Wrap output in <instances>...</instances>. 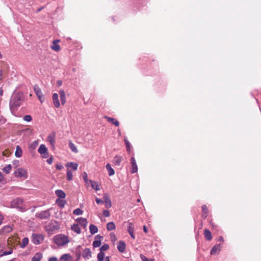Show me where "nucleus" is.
<instances>
[{
	"instance_id": "1",
	"label": "nucleus",
	"mask_w": 261,
	"mask_h": 261,
	"mask_svg": "<svg viewBox=\"0 0 261 261\" xmlns=\"http://www.w3.org/2000/svg\"><path fill=\"white\" fill-rule=\"evenodd\" d=\"M23 100V95L22 93H17L12 95L10 101V108L12 113L17 110Z\"/></svg>"
},
{
	"instance_id": "2",
	"label": "nucleus",
	"mask_w": 261,
	"mask_h": 261,
	"mask_svg": "<svg viewBox=\"0 0 261 261\" xmlns=\"http://www.w3.org/2000/svg\"><path fill=\"white\" fill-rule=\"evenodd\" d=\"M55 243L58 246H64L69 242L68 237L63 234H59L54 237Z\"/></svg>"
},
{
	"instance_id": "3",
	"label": "nucleus",
	"mask_w": 261,
	"mask_h": 261,
	"mask_svg": "<svg viewBox=\"0 0 261 261\" xmlns=\"http://www.w3.org/2000/svg\"><path fill=\"white\" fill-rule=\"evenodd\" d=\"M11 206L13 207H15L21 211H23L25 208L23 206V200L20 198H17L13 199L11 202Z\"/></svg>"
},
{
	"instance_id": "4",
	"label": "nucleus",
	"mask_w": 261,
	"mask_h": 261,
	"mask_svg": "<svg viewBox=\"0 0 261 261\" xmlns=\"http://www.w3.org/2000/svg\"><path fill=\"white\" fill-rule=\"evenodd\" d=\"M14 175L16 177L23 178L26 179L28 177L27 171L22 168L17 169L14 172Z\"/></svg>"
},
{
	"instance_id": "5",
	"label": "nucleus",
	"mask_w": 261,
	"mask_h": 261,
	"mask_svg": "<svg viewBox=\"0 0 261 261\" xmlns=\"http://www.w3.org/2000/svg\"><path fill=\"white\" fill-rule=\"evenodd\" d=\"M33 89L36 95L37 96L38 99H39L41 103H42L44 101V99L43 97V94L41 89L39 87L38 85H35L33 87Z\"/></svg>"
},
{
	"instance_id": "6",
	"label": "nucleus",
	"mask_w": 261,
	"mask_h": 261,
	"mask_svg": "<svg viewBox=\"0 0 261 261\" xmlns=\"http://www.w3.org/2000/svg\"><path fill=\"white\" fill-rule=\"evenodd\" d=\"M32 238V242L35 244H39L43 240V236L41 234L33 233Z\"/></svg>"
},
{
	"instance_id": "7",
	"label": "nucleus",
	"mask_w": 261,
	"mask_h": 261,
	"mask_svg": "<svg viewBox=\"0 0 261 261\" xmlns=\"http://www.w3.org/2000/svg\"><path fill=\"white\" fill-rule=\"evenodd\" d=\"M38 152L42 155V158H46L48 156V153L47 151V148L44 144H41L39 149Z\"/></svg>"
},
{
	"instance_id": "8",
	"label": "nucleus",
	"mask_w": 261,
	"mask_h": 261,
	"mask_svg": "<svg viewBox=\"0 0 261 261\" xmlns=\"http://www.w3.org/2000/svg\"><path fill=\"white\" fill-rule=\"evenodd\" d=\"M135 227L134 224L131 222L128 223L127 231L129 234L130 235L132 239H135V236L134 234Z\"/></svg>"
},
{
	"instance_id": "9",
	"label": "nucleus",
	"mask_w": 261,
	"mask_h": 261,
	"mask_svg": "<svg viewBox=\"0 0 261 261\" xmlns=\"http://www.w3.org/2000/svg\"><path fill=\"white\" fill-rule=\"evenodd\" d=\"M50 213L48 210L41 212L37 214V216L42 219L48 218L50 217Z\"/></svg>"
},
{
	"instance_id": "10",
	"label": "nucleus",
	"mask_w": 261,
	"mask_h": 261,
	"mask_svg": "<svg viewBox=\"0 0 261 261\" xmlns=\"http://www.w3.org/2000/svg\"><path fill=\"white\" fill-rule=\"evenodd\" d=\"M103 237L100 235H97L95 237V240L93 242V246L94 247H99L101 245V239Z\"/></svg>"
},
{
	"instance_id": "11",
	"label": "nucleus",
	"mask_w": 261,
	"mask_h": 261,
	"mask_svg": "<svg viewBox=\"0 0 261 261\" xmlns=\"http://www.w3.org/2000/svg\"><path fill=\"white\" fill-rule=\"evenodd\" d=\"M131 164H132V173H136L138 171V167L137 165V163L134 157H132L130 159Z\"/></svg>"
},
{
	"instance_id": "12",
	"label": "nucleus",
	"mask_w": 261,
	"mask_h": 261,
	"mask_svg": "<svg viewBox=\"0 0 261 261\" xmlns=\"http://www.w3.org/2000/svg\"><path fill=\"white\" fill-rule=\"evenodd\" d=\"M126 248V245L124 241H120L117 245V249L120 252H124Z\"/></svg>"
},
{
	"instance_id": "13",
	"label": "nucleus",
	"mask_w": 261,
	"mask_h": 261,
	"mask_svg": "<svg viewBox=\"0 0 261 261\" xmlns=\"http://www.w3.org/2000/svg\"><path fill=\"white\" fill-rule=\"evenodd\" d=\"M104 118L109 122L114 124L116 126H118L119 125V122L115 118L108 117L106 115L105 116Z\"/></svg>"
},
{
	"instance_id": "14",
	"label": "nucleus",
	"mask_w": 261,
	"mask_h": 261,
	"mask_svg": "<svg viewBox=\"0 0 261 261\" xmlns=\"http://www.w3.org/2000/svg\"><path fill=\"white\" fill-rule=\"evenodd\" d=\"M53 100L55 106L56 108L59 107L60 103L59 100V96L57 93H54L53 95Z\"/></svg>"
},
{
	"instance_id": "15",
	"label": "nucleus",
	"mask_w": 261,
	"mask_h": 261,
	"mask_svg": "<svg viewBox=\"0 0 261 261\" xmlns=\"http://www.w3.org/2000/svg\"><path fill=\"white\" fill-rule=\"evenodd\" d=\"M103 199L105 202L106 206L109 208L111 206V201L109 195L107 194H104Z\"/></svg>"
},
{
	"instance_id": "16",
	"label": "nucleus",
	"mask_w": 261,
	"mask_h": 261,
	"mask_svg": "<svg viewBox=\"0 0 261 261\" xmlns=\"http://www.w3.org/2000/svg\"><path fill=\"white\" fill-rule=\"evenodd\" d=\"M83 256L85 259H88L91 257V251L89 248H86L83 252Z\"/></svg>"
},
{
	"instance_id": "17",
	"label": "nucleus",
	"mask_w": 261,
	"mask_h": 261,
	"mask_svg": "<svg viewBox=\"0 0 261 261\" xmlns=\"http://www.w3.org/2000/svg\"><path fill=\"white\" fill-rule=\"evenodd\" d=\"M47 140L49 142L53 148H55V134L54 133L49 135L47 137Z\"/></svg>"
},
{
	"instance_id": "18",
	"label": "nucleus",
	"mask_w": 261,
	"mask_h": 261,
	"mask_svg": "<svg viewBox=\"0 0 261 261\" xmlns=\"http://www.w3.org/2000/svg\"><path fill=\"white\" fill-rule=\"evenodd\" d=\"M59 42V40H54L53 42V45L51 46V48L56 51H58L60 50V45L58 44V43Z\"/></svg>"
},
{
	"instance_id": "19",
	"label": "nucleus",
	"mask_w": 261,
	"mask_h": 261,
	"mask_svg": "<svg viewBox=\"0 0 261 261\" xmlns=\"http://www.w3.org/2000/svg\"><path fill=\"white\" fill-rule=\"evenodd\" d=\"M76 221L82 226H83L84 228H86L88 222L86 219L83 218H80L76 219Z\"/></svg>"
},
{
	"instance_id": "20",
	"label": "nucleus",
	"mask_w": 261,
	"mask_h": 261,
	"mask_svg": "<svg viewBox=\"0 0 261 261\" xmlns=\"http://www.w3.org/2000/svg\"><path fill=\"white\" fill-rule=\"evenodd\" d=\"M61 103L64 105L66 102V95L64 90H60L59 92Z\"/></svg>"
},
{
	"instance_id": "21",
	"label": "nucleus",
	"mask_w": 261,
	"mask_h": 261,
	"mask_svg": "<svg viewBox=\"0 0 261 261\" xmlns=\"http://www.w3.org/2000/svg\"><path fill=\"white\" fill-rule=\"evenodd\" d=\"M122 160V157L121 156H115L113 159V163L115 165L119 166Z\"/></svg>"
},
{
	"instance_id": "22",
	"label": "nucleus",
	"mask_w": 261,
	"mask_h": 261,
	"mask_svg": "<svg viewBox=\"0 0 261 261\" xmlns=\"http://www.w3.org/2000/svg\"><path fill=\"white\" fill-rule=\"evenodd\" d=\"M22 150L21 147L17 145L16 147V150L15 152V155L17 158H20L22 156Z\"/></svg>"
},
{
	"instance_id": "23",
	"label": "nucleus",
	"mask_w": 261,
	"mask_h": 261,
	"mask_svg": "<svg viewBox=\"0 0 261 261\" xmlns=\"http://www.w3.org/2000/svg\"><path fill=\"white\" fill-rule=\"evenodd\" d=\"M220 251V245H216L211 249V254H214L217 252H219Z\"/></svg>"
},
{
	"instance_id": "24",
	"label": "nucleus",
	"mask_w": 261,
	"mask_h": 261,
	"mask_svg": "<svg viewBox=\"0 0 261 261\" xmlns=\"http://www.w3.org/2000/svg\"><path fill=\"white\" fill-rule=\"evenodd\" d=\"M202 217L203 219H205L207 217V213H208L207 207L205 205H203L202 206Z\"/></svg>"
},
{
	"instance_id": "25",
	"label": "nucleus",
	"mask_w": 261,
	"mask_h": 261,
	"mask_svg": "<svg viewBox=\"0 0 261 261\" xmlns=\"http://www.w3.org/2000/svg\"><path fill=\"white\" fill-rule=\"evenodd\" d=\"M204 235L207 240L210 241L212 240V234L210 230L207 229H205L204 230Z\"/></svg>"
},
{
	"instance_id": "26",
	"label": "nucleus",
	"mask_w": 261,
	"mask_h": 261,
	"mask_svg": "<svg viewBox=\"0 0 261 261\" xmlns=\"http://www.w3.org/2000/svg\"><path fill=\"white\" fill-rule=\"evenodd\" d=\"M66 166L67 167H71L73 170L76 171L77 169L78 164L77 163L70 162L68 163L66 165Z\"/></svg>"
},
{
	"instance_id": "27",
	"label": "nucleus",
	"mask_w": 261,
	"mask_h": 261,
	"mask_svg": "<svg viewBox=\"0 0 261 261\" xmlns=\"http://www.w3.org/2000/svg\"><path fill=\"white\" fill-rule=\"evenodd\" d=\"M56 194L61 198H64L66 196V194L64 191L61 190H57L55 192Z\"/></svg>"
},
{
	"instance_id": "28",
	"label": "nucleus",
	"mask_w": 261,
	"mask_h": 261,
	"mask_svg": "<svg viewBox=\"0 0 261 261\" xmlns=\"http://www.w3.org/2000/svg\"><path fill=\"white\" fill-rule=\"evenodd\" d=\"M90 231L92 234L96 233L98 231L97 226L93 224H91L89 226Z\"/></svg>"
},
{
	"instance_id": "29",
	"label": "nucleus",
	"mask_w": 261,
	"mask_h": 261,
	"mask_svg": "<svg viewBox=\"0 0 261 261\" xmlns=\"http://www.w3.org/2000/svg\"><path fill=\"white\" fill-rule=\"evenodd\" d=\"M89 182L91 183V187L93 189L95 190L96 191H98L100 190L99 185L97 182L93 181L91 180H89Z\"/></svg>"
},
{
	"instance_id": "30",
	"label": "nucleus",
	"mask_w": 261,
	"mask_h": 261,
	"mask_svg": "<svg viewBox=\"0 0 261 261\" xmlns=\"http://www.w3.org/2000/svg\"><path fill=\"white\" fill-rule=\"evenodd\" d=\"M71 229L77 234L81 233V229L80 228L79 225L76 224H74L71 226Z\"/></svg>"
},
{
	"instance_id": "31",
	"label": "nucleus",
	"mask_w": 261,
	"mask_h": 261,
	"mask_svg": "<svg viewBox=\"0 0 261 261\" xmlns=\"http://www.w3.org/2000/svg\"><path fill=\"white\" fill-rule=\"evenodd\" d=\"M106 168L108 171L109 175L110 176H112L115 174L114 170L111 167V165L109 164H108L106 165Z\"/></svg>"
},
{
	"instance_id": "32",
	"label": "nucleus",
	"mask_w": 261,
	"mask_h": 261,
	"mask_svg": "<svg viewBox=\"0 0 261 261\" xmlns=\"http://www.w3.org/2000/svg\"><path fill=\"white\" fill-rule=\"evenodd\" d=\"M69 147L72 151L75 153L78 152V150L76 148L75 145L71 142V141H69Z\"/></svg>"
},
{
	"instance_id": "33",
	"label": "nucleus",
	"mask_w": 261,
	"mask_h": 261,
	"mask_svg": "<svg viewBox=\"0 0 261 261\" xmlns=\"http://www.w3.org/2000/svg\"><path fill=\"white\" fill-rule=\"evenodd\" d=\"M42 256L40 253H37L32 257L31 261H40Z\"/></svg>"
},
{
	"instance_id": "34",
	"label": "nucleus",
	"mask_w": 261,
	"mask_h": 261,
	"mask_svg": "<svg viewBox=\"0 0 261 261\" xmlns=\"http://www.w3.org/2000/svg\"><path fill=\"white\" fill-rule=\"evenodd\" d=\"M12 230V228L9 225L4 226L1 230V233H8Z\"/></svg>"
},
{
	"instance_id": "35",
	"label": "nucleus",
	"mask_w": 261,
	"mask_h": 261,
	"mask_svg": "<svg viewBox=\"0 0 261 261\" xmlns=\"http://www.w3.org/2000/svg\"><path fill=\"white\" fill-rule=\"evenodd\" d=\"M71 258V256L69 254L67 253L62 255L60 257V259L63 261H69Z\"/></svg>"
},
{
	"instance_id": "36",
	"label": "nucleus",
	"mask_w": 261,
	"mask_h": 261,
	"mask_svg": "<svg viewBox=\"0 0 261 261\" xmlns=\"http://www.w3.org/2000/svg\"><path fill=\"white\" fill-rule=\"evenodd\" d=\"M28 243H29V239L28 238H24L22 240V242L20 244V246L21 248H24L27 246V245L28 244Z\"/></svg>"
},
{
	"instance_id": "37",
	"label": "nucleus",
	"mask_w": 261,
	"mask_h": 261,
	"mask_svg": "<svg viewBox=\"0 0 261 261\" xmlns=\"http://www.w3.org/2000/svg\"><path fill=\"white\" fill-rule=\"evenodd\" d=\"M107 228L109 231L113 230L115 229V225L114 222H109L107 225Z\"/></svg>"
},
{
	"instance_id": "38",
	"label": "nucleus",
	"mask_w": 261,
	"mask_h": 261,
	"mask_svg": "<svg viewBox=\"0 0 261 261\" xmlns=\"http://www.w3.org/2000/svg\"><path fill=\"white\" fill-rule=\"evenodd\" d=\"M56 202L58 204V205L60 207H62V208L63 207L65 206V204H66L65 200H63V199H58L56 200Z\"/></svg>"
},
{
	"instance_id": "39",
	"label": "nucleus",
	"mask_w": 261,
	"mask_h": 261,
	"mask_svg": "<svg viewBox=\"0 0 261 261\" xmlns=\"http://www.w3.org/2000/svg\"><path fill=\"white\" fill-rule=\"evenodd\" d=\"M105 256V253L103 252L100 251V252L97 255V259L98 261H103Z\"/></svg>"
},
{
	"instance_id": "40",
	"label": "nucleus",
	"mask_w": 261,
	"mask_h": 261,
	"mask_svg": "<svg viewBox=\"0 0 261 261\" xmlns=\"http://www.w3.org/2000/svg\"><path fill=\"white\" fill-rule=\"evenodd\" d=\"M12 169V166L9 164L4 168H3V171L5 172L6 174H8L10 173V171Z\"/></svg>"
},
{
	"instance_id": "41",
	"label": "nucleus",
	"mask_w": 261,
	"mask_h": 261,
	"mask_svg": "<svg viewBox=\"0 0 261 261\" xmlns=\"http://www.w3.org/2000/svg\"><path fill=\"white\" fill-rule=\"evenodd\" d=\"M72 173L71 170H68L67 171V179L68 180H72Z\"/></svg>"
},
{
	"instance_id": "42",
	"label": "nucleus",
	"mask_w": 261,
	"mask_h": 261,
	"mask_svg": "<svg viewBox=\"0 0 261 261\" xmlns=\"http://www.w3.org/2000/svg\"><path fill=\"white\" fill-rule=\"evenodd\" d=\"M12 253V249L11 248L10 249V251H5L2 252V250L0 251V257H2L4 255H7L11 254Z\"/></svg>"
},
{
	"instance_id": "43",
	"label": "nucleus",
	"mask_w": 261,
	"mask_h": 261,
	"mask_svg": "<svg viewBox=\"0 0 261 261\" xmlns=\"http://www.w3.org/2000/svg\"><path fill=\"white\" fill-rule=\"evenodd\" d=\"M109 248V246L107 244H103L100 248V251L103 252L107 251Z\"/></svg>"
},
{
	"instance_id": "44",
	"label": "nucleus",
	"mask_w": 261,
	"mask_h": 261,
	"mask_svg": "<svg viewBox=\"0 0 261 261\" xmlns=\"http://www.w3.org/2000/svg\"><path fill=\"white\" fill-rule=\"evenodd\" d=\"M83 213V211L80 208H76L73 211V214L75 215H80Z\"/></svg>"
},
{
	"instance_id": "45",
	"label": "nucleus",
	"mask_w": 261,
	"mask_h": 261,
	"mask_svg": "<svg viewBox=\"0 0 261 261\" xmlns=\"http://www.w3.org/2000/svg\"><path fill=\"white\" fill-rule=\"evenodd\" d=\"M110 236L112 241H115L117 240V238L113 232H111L110 234Z\"/></svg>"
},
{
	"instance_id": "46",
	"label": "nucleus",
	"mask_w": 261,
	"mask_h": 261,
	"mask_svg": "<svg viewBox=\"0 0 261 261\" xmlns=\"http://www.w3.org/2000/svg\"><path fill=\"white\" fill-rule=\"evenodd\" d=\"M124 142L126 146V149L127 150H129L130 149V143L128 140L126 138L124 139Z\"/></svg>"
},
{
	"instance_id": "47",
	"label": "nucleus",
	"mask_w": 261,
	"mask_h": 261,
	"mask_svg": "<svg viewBox=\"0 0 261 261\" xmlns=\"http://www.w3.org/2000/svg\"><path fill=\"white\" fill-rule=\"evenodd\" d=\"M23 119L25 121L29 122L32 120V118H31V115H25V116L23 118Z\"/></svg>"
},
{
	"instance_id": "48",
	"label": "nucleus",
	"mask_w": 261,
	"mask_h": 261,
	"mask_svg": "<svg viewBox=\"0 0 261 261\" xmlns=\"http://www.w3.org/2000/svg\"><path fill=\"white\" fill-rule=\"evenodd\" d=\"M83 179L85 181V182L86 183H87L88 181H89L88 179L87 174L86 172L84 173Z\"/></svg>"
},
{
	"instance_id": "49",
	"label": "nucleus",
	"mask_w": 261,
	"mask_h": 261,
	"mask_svg": "<svg viewBox=\"0 0 261 261\" xmlns=\"http://www.w3.org/2000/svg\"><path fill=\"white\" fill-rule=\"evenodd\" d=\"M103 214L105 217H108L110 216V212L108 210H104L103 211Z\"/></svg>"
},
{
	"instance_id": "50",
	"label": "nucleus",
	"mask_w": 261,
	"mask_h": 261,
	"mask_svg": "<svg viewBox=\"0 0 261 261\" xmlns=\"http://www.w3.org/2000/svg\"><path fill=\"white\" fill-rule=\"evenodd\" d=\"M38 143L37 141H34L32 144H31V147L35 148L37 145Z\"/></svg>"
},
{
	"instance_id": "51",
	"label": "nucleus",
	"mask_w": 261,
	"mask_h": 261,
	"mask_svg": "<svg viewBox=\"0 0 261 261\" xmlns=\"http://www.w3.org/2000/svg\"><path fill=\"white\" fill-rule=\"evenodd\" d=\"M95 201H96V203H98V204L102 203L103 202V200H101V199H99L98 198H96Z\"/></svg>"
},
{
	"instance_id": "52",
	"label": "nucleus",
	"mask_w": 261,
	"mask_h": 261,
	"mask_svg": "<svg viewBox=\"0 0 261 261\" xmlns=\"http://www.w3.org/2000/svg\"><path fill=\"white\" fill-rule=\"evenodd\" d=\"M140 257H141L142 261H148V259L145 256L143 255L142 254L140 255Z\"/></svg>"
},
{
	"instance_id": "53",
	"label": "nucleus",
	"mask_w": 261,
	"mask_h": 261,
	"mask_svg": "<svg viewBox=\"0 0 261 261\" xmlns=\"http://www.w3.org/2000/svg\"><path fill=\"white\" fill-rule=\"evenodd\" d=\"M53 158L50 157L49 159H48L46 161L48 164H51L53 163Z\"/></svg>"
},
{
	"instance_id": "54",
	"label": "nucleus",
	"mask_w": 261,
	"mask_h": 261,
	"mask_svg": "<svg viewBox=\"0 0 261 261\" xmlns=\"http://www.w3.org/2000/svg\"><path fill=\"white\" fill-rule=\"evenodd\" d=\"M49 261H58V259L56 257H50L48 259Z\"/></svg>"
},
{
	"instance_id": "55",
	"label": "nucleus",
	"mask_w": 261,
	"mask_h": 261,
	"mask_svg": "<svg viewBox=\"0 0 261 261\" xmlns=\"http://www.w3.org/2000/svg\"><path fill=\"white\" fill-rule=\"evenodd\" d=\"M56 167L57 169L61 170L63 168V166L61 164H57Z\"/></svg>"
},
{
	"instance_id": "56",
	"label": "nucleus",
	"mask_w": 261,
	"mask_h": 261,
	"mask_svg": "<svg viewBox=\"0 0 261 261\" xmlns=\"http://www.w3.org/2000/svg\"><path fill=\"white\" fill-rule=\"evenodd\" d=\"M4 179V175L0 172V182H2Z\"/></svg>"
},
{
	"instance_id": "57",
	"label": "nucleus",
	"mask_w": 261,
	"mask_h": 261,
	"mask_svg": "<svg viewBox=\"0 0 261 261\" xmlns=\"http://www.w3.org/2000/svg\"><path fill=\"white\" fill-rule=\"evenodd\" d=\"M12 244V239L11 238H9L8 239V245H10Z\"/></svg>"
},
{
	"instance_id": "58",
	"label": "nucleus",
	"mask_w": 261,
	"mask_h": 261,
	"mask_svg": "<svg viewBox=\"0 0 261 261\" xmlns=\"http://www.w3.org/2000/svg\"><path fill=\"white\" fill-rule=\"evenodd\" d=\"M5 244H0V250H2V249L4 248Z\"/></svg>"
},
{
	"instance_id": "59",
	"label": "nucleus",
	"mask_w": 261,
	"mask_h": 261,
	"mask_svg": "<svg viewBox=\"0 0 261 261\" xmlns=\"http://www.w3.org/2000/svg\"><path fill=\"white\" fill-rule=\"evenodd\" d=\"M76 256L77 257V259L79 260L81 257V254L80 253H76Z\"/></svg>"
},
{
	"instance_id": "60",
	"label": "nucleus",
	"mask_w": 261,
	"mask_h": 261,
	"mask_svg": "<svg viewBox=\"0 0 261 261\" xmlns=\"http://www.w3.org/2000/svg\"><path fill=\"white\" fill-rule=\"evenodd\" d=\"M143 230L145 232L147 233V227L146 226H143Z\"/></svg>"
},
{
	"instance_id": "61",
	"label": "nucleus",
	"mask_w": 261,
	"mask_h": 261,
	"mask_svg": "<svg viewBox=\"0 0 261 261\" xmlns=\"http://www.w3.org/2000/svg\"><path fill=\"white\" fill-rule=\"evenodd\" d=\"M104 261H110V257L109 256H107L104 258Z\"/></svg>"
},
{
	"instance_id": "62",
	"label": "nucleus",
	"mask_w": 261,
	"mask_h": 261,
	"mask_svg": "<svg viewBox=\"0 0 261 261\" xmlns=\"http://www.w3.org/2000/svg\"><path fill=\"white\" fill-rule=\"evenodd\" d=\"M3 217L0 218V225H1L3 223Z\"/></svg>"
},
{
	"instance_id": "63",
	"label": "nucleus",
	"mask_w": 261,
	"mask_h": 261,
	"mask_svg": "<svg viewBox=\"0 0 261 261\" xmlns=\"http://www.w3.org/2000/svg\"><path fill=\"white\" fill-rule=\"evenodd\" d=\"M2 79V71L0 70V80Z\"/></svg>"
},
{
	"instance_id": "64",
	"label": "nucleus",
	"mask_w": 261,
	"mask_h": 261,
	"mask_svg": "<svg viewBox=\"0 0 261 261\" xmlns=\"http://www.w3.org/2000/svg\"><path fill=\"white\" fill-rule=\"evenodd\" d=\"M3 94V90L0 89V95H2Z\"/></svg>"
}]
</instances>
